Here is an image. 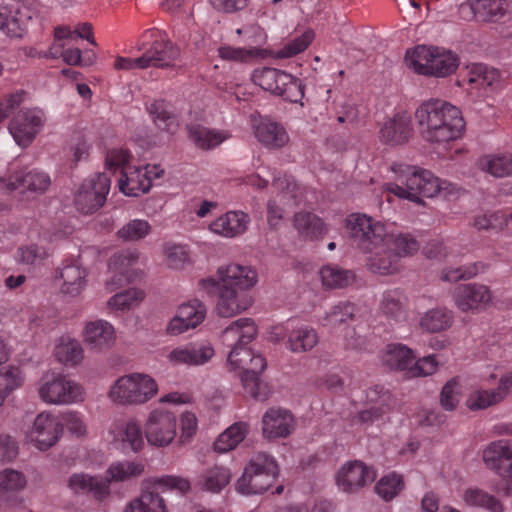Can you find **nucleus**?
Listing matches in <instances>:
<instances>
[{
	"label": "nucleus",
	"instance_id": "obj_45",
	"mask_svg": "<svg viewBox=\"0 0 512 512\" xmlns=\"http://www.w3.org/2000/svg\"><path fill=\"white\" fill-rule=\"evenodd\" d=\"M454 320L453 312L437 307L426 311L420 319V327L428 332L437 333L449 329Z\"/></svg>",
	"mask_w": 512,
	"mask_h": 512
},
{
	"label": "nucleus",
	"instance_id": "obj_10",
	"mask_svg": "<svg viewBox=\"0 0 512 512\" xmlns=\"http://www.w3.org/2000/svg\"><path fill=\"white\" fill-rule=\"evenodd\" d=\"M346 228L353 244L362 252L386 245L391 232L382 222L360 213L347 218Z\"/></svg>",
	"mask_w": 512,
	"mask_h": 512
},
{
	"label": "nucleus",
	"instance_id": "obj_5",
	"mask_svg": "<svg viewBox=\"0 0 512 512\" xmlns=\"http://www.w3.org/2000/svg\"><path fill=\"white\" fill-rule=\"evenodd\" d=\"M191 488L188 479L177 475L149 476L140 484L139 494L131 499L123 512H169L162 492L177 490L182 494Z\"/></svg>",
	"mask_w": 512,
	"mask_h": 512
},
{
	"label": "nucleus",
	"instance_id": "obj_36",
	"mask_svg": "<svg viewBox=\"0 0 512 512\" xmlns=\"http://www.w3.org/2000/svg\"><path fill=\"white\" fill-rule=\"evenodd\" d=\"M367 400L373 405L359 413L363 422L374 421L387 413L394 404L392 394L381 385H375L366 392Z\"/></svg>",
	"mask_w": 512,
	"mask_h": 512
},
{
	"label": "nucleus",
	"instance_id": "obj_19",
	"mask_svg": "<svg viewBox=\"0 0 512 512\" xmlns=\"http://www.w3.org/2000/svg\"><path fill=\"white\" fill-rule=\"evenodd\" d=\"M215 355L213 345L208 341H193L170 349L165 358L172 366L198 367L211 361Z\"/></svg>",
	"mask_w": 512,
	"mask_h": 512
},
{
	"label": "nucleus",
	"instance_id": "obj_32",
	"mask_svg": "<svg viewBox=\"0 0 512 512\" xmlns=\"http://www.w3.org/2000/svg\"><path fill=\"white\" fill-rule=\"evenodd\" d=\"M379 310L390 322L400 323L406 321L408 298L404 291L399 288L384 291L380 299Z\"/></svg>",
	"mask_w": 512,
	"mask_h": 512
},
{
	"label": "nucleus",
	"instance_id": "obj_25",
	"mask_svg": "<svg viewBox=\"0 0 512 512\" xmlns=\"http://www.w3.org/2000/svg\"><path fill=\"white\" fill-rule=\"evenodd\" d=\"M31 19L29 9L19 2H7L0 7V31L10 38L23 37Z\"/></svg>",
	"mask_w": 512,
	"mask_h": 512
},
{
	"label": "nucleus",
	"instance_id": "obj_49",
	"mask_svg": "<svg viewBox=\"0 0 512 512\" xmlns=\"http://www.w3.org/2000/svg\"><path fill=\"white\" fill-rule=\"evenodd\" d=\"M320 278L323 286L330 289L344 288L354 281L352 271L336 264H327L320 269Z\"/></svg>",
	"mask_w": 512,
	"mask_h": 512
},
{
	"label": "nucleus",
	"instance_id": "obj_17",
	"mask_svg": "<svg viewBox=\"0 0 512 512\" xmlns=\"http://www.w3.org/2000/svg\"><path fill=\"white\" fill-rule=\"evenodd\" d=\"M111 180L105 173L86 179L75 195V205L84 214H92L106 202Z\"/></svg>",
	"mask_w": 512,
	"mask_h": 512
},
{
	"label": "nucleus",
	"instance_id": "obj_23",
	"mask_svg": "<svg viewBox=\"0 0 512 512\" xmlns=\"http://www.w3.org/2000/svg\"><path fill=\"white\" fill-rule=\"evenodd\" d=\"M482 460L490 471L512 479V439L489 442L482 450Z\"/></svg>",
	"mask_w": 512,
	"mask_h": 512
},
{
	"label": "nucleus",
	"instance_id": "obj_31",
	"mask_svg": "<svg viewBox=\"0 0 512 512\" xmlns=\"http://www.w3.org/2000/svg\"><path fill=\"white\" fill-rule=\"evenodd\" d=\"M252 127L256 139L267 148L280 149L289 142L286 129L278 122L260 118L254 120Z\"/></svg>",
	"mask_w": 512,
	"mask_h": 512
},
{
	"label": "nucleus",
	"instance_id": "obj_54",
	"mask_svg": "<svg viewBox=\"0 0 512 512\" xmlns=\"http://www.w3.org/2000/svg\"><path fill=\"white\" fill-rule=\"evenodd\" d=\"M145 298V292L138 288H130L119 292L107 301L109 308L117 311L129 310L138 306Z\"/></svg>",
	"mask_w": 512,
	"mask_h": 512
},
{
	"label": "nucleus",
	"instance_id": "obj_42",
	"mask_svg": "<svg viewBox=\"0 0 512 512\" xmlns=\"http://www.w3.org/2000/svg\"><path fill=\"white\" fill-rule=\"evenodd\" d=\"M190 140L200 149H214L230 138L227 131L210 129L201 125L188 127Z\"/></svg>",
	"mask_w": 512,
	"mask_h": 512
},
{
	"label": "nucleus",
	"instance_id": "obj_38",
	"mask_svg": "<svg viewBox=\"0 0 512 512\" xmlns=\"http://www.w3.org/2000/svg\"><path fill=\"white\" fill-rule=\"evenodd\" d=\"M467 6L477 20L493 23L504 19L509 9L505 0H468Z\"/></svg>",
	"mask_w": 512,
	"mask_h": 512
},
{
	"label": "nucleus",
	"instance_id": "obj_14",
	"mask_svg": "<svg viewBox=\"0 0 512 512\" xmlns=\"http://www.w3.org/2000/svg\"><path fill=\"white\" fill-rule=\"evenodd\" d=\"M176 415L163 408H154L144 423V434L149 445L156 448L169 446L177 435Z\"/></svg>",
	"mask_w": 512,
	"mask_h": 512
},
{
	"label": "nucleus",
	"instance_id": "obj_52",
	"mask_svg": "<svg viewBox=\"0 0 512 512\" xmlns=\"http://www.w3.org/2000/svg\"><path fill=\"white\" fill-rule=\"evenodd\" d=\"M386 246H390L392 251L398 254L399 261L403 257L412 256L420 248L418 241L411 234L392 230L387 239Z\"/></svg>",
	"mask_w": 512,
	"mask_h": 512
},
{
	"label": "nucleus",
	"instance_id": "obj_26",
	"mask_svg": "<svg viewBox=\"0 0 512 512\" xmlns=\"http://www.w3.org/2000/svg\"><path fill=\"white\" fill-rule=\"evenodd\" d=\"M206 317V307L198 300L180 305L166 326V333L177 336L200 325Z\"/></svg>",
	"mask_w": 512,
	"mask_h": 512
},
{
	"label": "nucleus",
	"instance_id": "obj_18",
	"mask_svg": "<svg viewBox=\"0 0 512 512\" xmlns=\"http://www.w3.org/2000/svg\"><path fill=\"white\" fill-rule=\"evenodd\" d=\"M46 122V115L39 108L20 110L9 123V132L22 148L28 147L40 133Z\"/></svg>",
	"mask_w": 512,
	"mask_h": 512
},
{
	"label": "nucleus",
	"instance_id": "obj_15",
	"mask_svg": "<svg viewBox=\"0 0 512 512\" xmlns=\"http://www.w3.org/2000/svg\"><path fill=\"white\" fill-rule=\"evenodd\" d=\"M110 442L122 452L139 453L145 447V434L136 418L117 419L108 428Z\"/></svg>",
	"mask_w": 512,
	"mask_h": 512
},
{
	"label": "nucleus",
	"instance_id": "obj_40",
	"mask_svg": "<svg viewBox=\"0 0 512 512\" xmlns=\"http://www.w3.org/2000/svg\"><path fill=\"white\" fill-rule=\"evenodd\" d=\"M144 470L145 465L141 461H115L107 468L103 481H107L108 489L110 490L111 483L128 482L141 476Z\"/></svg>",
	"mask_w": 512,
	"mask_h": 512
},
{
	"label": "nucleus",
	"instance_id": "obj_6",
	"mask_svg": "<svg viewBox=\"0 0 512 512\" xmlns=\"http://www.w3.org/2000/svg\"><path fill=\"white\" fill-rule=\"evenodd\" d=\"M405 64L419 75L444 78L457 70L459 58L444 48L418 45L407 50Z\"/></svg>",
	"mask_w": 512,
	"mask_h": 512
},
{
	"label": "nucleus",
	"instance_id": "obj_3",
	"mask_svg": "<svg viewBox=\"0 0 512 512\" xmlns=\"http://www.w3.org/2000/svg\"><path fill=\"white\" fill-rule=\"evenodd\" d=\"M419 133L424 141L443 145L462 137L465 121L456 106L441 100L423 101L414 113Z\"/></svg>",
	"mask_w": 512,
	"mask_h": 512
},
{
	"label": "nucleus",
	"instance_id": "obj_41",
	"mask_svg": "<svg viewBox=\"0 0 512 512\" xmlns=\"http://www.w3.org/2000/svg\"><path fill=\"white\" fill-rule=\"evenodd\" d=\"M54 355L58 362L74 367L83 361L84 349L77 339L62 336L55 344Z\"/></svg>",
	"mask_w": 512,
	"mask_h": 512
},
{
	"label": "nucleus",
	"instance_id": "obj_4",
	"mask_svg": "<svg viewBox=\"0 0 512 512\" xmlns=\"http://www.w3.org/2000/svg\"><path fill=\"white\" fill-rule=\"evenodd\" d=\"M391 171L396 174L398 183H386L384 189L401 199L415 203L423 197H435L445 192L449 184L434 176L432 172L415 166L394 163Z\"/></svg>",
	"mask_w": 512,
	"mask_h": 512
},
{
	"label": "nucleus",
	"instance_id": "obj_39",
	"mask_svg": "<svg viewBox=\"0 0 512 512\" xmlns=\"http://www.w3.org/2000/svg\"><path fill=\"white\" fill-rule=\"evenodd\" d=\"M415 357L412 349L406 345L392 343L386 346L382 362L391 370L406 371L409 376V369L412 367Z\"/></svg>",
	"mask_w": 512,
	"mask_h": 512
},
{
	"label": "nucleus",
	"instance_id": "obj_63",
	"mask_svg": "<svg viewBox=\"0 0 512 512\" xmlns=\"http://www.w3.org/2000/svg\"><path fill=\"white\" fill-rule=\"evenodd\" d=\"M151 231V225L143 219H133L118 230L117 235L124 241H138Z\"/></svg>",
	"mask_w": 512,
	"mask_h": 512
},
{
	"label": "nucleus",
	"instance_id": "obj_24",
	"mask_svg": "<svg viewBox=\"0 0 512 512\" xmlns=\"http://www.w3.org/2000/svg\"><path fill=\"white\" fill-rule=\"evenodd\" d=\"M376 471L363 462L345 463L336 474V485L345 493H355L376 479Z\"/></svg>",
	"mask_w": 512,
	"mask_h": 512
},
{
	"label": "nucleus",
	"instance_id": "obj_9",
	"mask_svg": "<svg viewBox=\"0 0 512 512\" xmlns=\"http://www.w3.org/2000/svg\"><path fill=\"white\" fill-rule=\"evenodd\" d=\"M278 475L275 460L264 452L255 453L242 476L236 483V489L242 494H258L266 491Z\"/></svg>",
	"mask_w": 512,
	"mask_h": 512
},
{
	"label": "nucleus",
	"instance_id": "obj_21",
	"mask_svg": "<svg viewBox=\"0 0 512 512\" xmlns=\"http://www.w3.org/2000/svg\"><path fill=\"white\" fill-rule=\"evenodd\" d=\"M62 436L59 417L51 412L39 413L33 421L27 437L35 447L46 451L54 446Z\"/></svg>",
	"mask_w": 512,
	"mask_h": 512
},
{
	"label": "nucleus",
	"instance_id": "obj_50",
	"mask_svg": "<svg viewBox=\"0 0 512 512\" xmlns=\"http://www.w3.org/2000/svg\"><path fill=\"white\" fill-rule=\"evenodd\" d=\"M294 226L300 235L309 239H317L326 231L322 220L310 212L297 213L294 217Z\"/></svg>",
	"mask_w": 512,
	"mask_h": 512
},
{
	"label": "nucleus",
	"instance_id": "obj_30",
	"mask_svg": "<svg viewBox=\"0 0 512 512\" xmlns=\"http://www.w3.org/2000/svg\"><path fill=\"white\" fill-rule=\"evenodd\" d=\"M88 272L77 261L65 263L58 271L60 292L69 297L79 296L87 287Z\"/></svg>",
	"mask_w": 512,
	"mask_h": 512
},
{
	"label": "nucleus",
	"instance_id": "obj_47",
	"mask_svg": "<svg viewBox=\"0 0 512 512\" xmlns=\"http://www.w3.org/2000/svg\"><path fill=\"white\" fill-rule=\"evenodd\" d=\"M504 393L499 385L494 389L476 388L466 399V406L471 411L484 410L504 401Z\"/></svg>",
	"mask_w": 512,
	"mask_h": 512
},
{
	"label": "nucleus",
	"instance_id": "obj_2",
	"mask_svg": "<svg viewBox=\"0 0 512 512\" xmlns=\"http://www.w3.org/2000/svg\"><path fill=\"white\" fill-rule=\"evenodd\" d=\"M258 282L257 271L238 263L218 267L216 278L207 277L199 281V287L207 293L216 292V311L219 316L229 318L247 310L253 302L248 291Z\"/></svg>",
	"mask_w": 512,
	"mask_h": 512
},
{
	"label": "nucleus",
	"instance_id": "obj_22",
	"mask_svg": "<svg viewBox=\"0 0 512 512\" xmlns=\"http://www.w3.org/2000/svg\"><path fill=\"white\" fill-rule=\"evenodd\" d=\"M454 305L464 313H477L486 309L492 302L490 288L481 283L460 284L452 294Z\"/></svg>",
	"mask_w": 512,
	"mask_h": 512
},
{
	"label": "nucleus",
	"instance_id": "obj_11",
	"mask_svg": "<svg viewBox=\"0 0 512 512\" xmlns=\"http://www.w3.org/2000/svg\"><path fill=\"white\" fill-rule=\"evenodd\" d=\"M252 81L262 89L292 103H297L304 96V86L300 79L282 70L263 67L254 70Z\"/></svg>",
	"mask_w": 512,
	"mask_h": 512
},
{
	"label": "nucleus",
	"instance_id": "obj_29",
	"mask_svg": "<svg viewBox=\"0 0 512 512\" xmlns=\"http://www.w3.org/2000/svg\"><path fill=\"white\" fill-rule=\"evenodd\" d=\"M294 427L293 415L283 408H270L262 417V434L267 439L285 438Z\"/></svg>",
	"mask_w": 512,
	"mask_h": 512
},
{
	"label": "nucleus",
	"instance_id": "obj_61",
	"mask_svg": "<svg viewBox=\"0 0 512 512\" xmlns=\"http://www.w3.org/2000/svg\"><path fill=\"white\" fill-rule=\"evenodd\" d=\"M315 37L312 29H306L299 37L286 43L277 52L276 57L280 59L291 58L307 49Z\"/></svg>",
	"mask_w": 512,
	"mask_h": 512
},
{
	"label": "nucleus",
	"instance_id": "obj_44",
	"mask_svg": "<svg viewBox=\"0 0 512 512\" xmlns=\"http://www.w3.org/2000/svg\"><path fill=\"white\" fill-rule=\"evenodd\" d=\"M139 259V253L137 250H125L121 251L111 258L109 262V268L118 272L110 280L106 282V288L109 291H114L122 285V276L129 267H132L137 263Z\"/></svg>",
	"mask_w": 512,
	"mask_h": 512
},
{
	"label": "nucleus",
	"instance_id": "obj_51",
	"mask_svg": "<svg viewBox=\"0 0 512 512\" xmlns=\"http://www.w3.org/2000/svg\"><path fill=\"white\" fill-rule=\"evenodd\" d=\"M231 480L229 469L220 466H214L207 469L198 479L199 486L206 491L219 492Z\"/></svg>",
	"mask_w": 512,
	"mask_h": 512
},
{
	"label": "nucleus",
	"instance_id": "obj_55",
	"mask_svg": "<svg viewBox=\"0 0 512 512\" xmlns=\"http://www.w3.org/2000/svg\"><path fill=\"white\" fill-rule=\"evenodd\" d=\"M403 489V478L395 472L381 477L375 485L376 494L386 502L393 500Z\"/></svg>",
	"mask_w": 512,
	"mask_h": 512
},
{
	"label": "nucleus",
	"instance_id": "obj_64",
	"mask_svg": "<svg viewBox=\"0 0 512 512\" xmlns=\"http://www.w3.org/2000/svg\"><path fill=\"white\" fill-rule=\"evenodd\" d=\"M486 265L482 262H475L458 268H449L442 271L441 279L447 282H456L461 279H471L483 272Z\"/></svg>",
	"mask_w": 512,
	"mask_h": 512
},
{
	"label": "nucleus",
	"instance_id": "obj_28",
	"mask_svg": "<svg viewBox=\"0 0 512 512\" xmlns=\"http://www.w3.org/2000/svg\"><path fill=\"white\" fill-rule=\"evenodd\" d=\"M82 337L90 350L103 352L114 345L116 332L113 325L108 321L95 319L85 323Z\"/></svg>",
	"mask_w": 512,
	"mask_h": 512
},
{
	"label": "nucleus",
	"instance_id": "obj_1",
	"mask_svg": "<svg viewBox=\"0 0 512 512\" xmlns=\"http://www.w3.org/2000/svg\"><path fill=\"white\" fill-rule=\"evenodd\" d=\"M257 335V326L250 318H239L227 326L221 334L223 344L231 348L228 365L232 370H242L241 382L247 394L258 401H265L270 395L268 385L260 380L267 361L255 353L247 344Z\"/></svg>",
	"mask_w": 512,
	"mask_h": 512
},
{
	"label": "nucleus",
	"instance_id": "obj_48",
	"mask_svg": "<svg viewBox=\"0 0 512 512\" xmlns=\"http://www.w3.org/2000/svg\"><path fill=\"white\" fill-rule=\"evenodd\" d=\"M463 501L469 507L484 508L491 512H503L500 500L478 487L467 488L463 493Z\"/></svg>",
	"mask_w": 512,
	"mask_h": 512
},
{
	"label": "nucleus",
	"instance_id": "obj_56",
	"mask_svg": "<svg viewBox=\"0 0 512 512\" xmlns=\"http://www.w3.org/2000/svg\"><path fill=\"white\" fill-rule=\"evenodd\" d=\"M355 314V306L349 302H340L333 306L325 314L321 323L323 326L335 329L352 320Z\"/></svg>",
	"mask_w": 512,
	"mask_h": 512
},
{
	"label": "nucleus",
	"instance_id": "obj_12",
	"mask_svg": "<svg viewBox=\"0 0 512 512\" xmlns=\"http://www.w3.org/2000/svg\"><path fill=\"white\" fill-rule=\"evenodd\" d=\"M0 182L6 189L17 191L25 198H36L45 194L52 184L49 173L28 167L12 170Z\"/></svg>",
	"mask_w": 512,
	"mask_h": 512
},
{
	"label": "nucleus",
	"instance_id": "obj_8",
	"mask_svg": "<svg viewBox=\"0 0 512 512\" xmlns=\"http://www.w3.org/2000/svg\"><path fill=\"white\" fill-rule=\"evenodd\" d=\"M38 396L48 405H71L85 400L81 384L59 372H46L38 382Z\"/></svg>",
	"mask_w": 512,
	"mask_h": 512
},
{
	"label": "nucleus",
	"instance_id": "obj_35",
	"mask_svg": "<svg viewBox=\"0 0 512 512\" xmlns=\"http://www.w3.org/2000/svg\"><path fill=\"white\" fill-rule=\"evenodd\" d=\"M380 140L388 145L404 144L412 135L410 118L404 114H397L387 119L380 128Z\"/></svg>",
	"mask_w": 512,
	"mask_h": 512
},
{
	"label": "nucleus",
	"instance_id": "obj_62",
	"mask_svg": "<svg viewBox=\"0 0 512 512\" xmlns=\"http://www.w3.org/2000/svg\"><path fill=\"white\" fill-rule=\"evenodd\" d=\"M26 486V479L22 473L13 469H5L0 472V497L21 491Z\"/></svg>",
	"mask_w": 512,
	"mask_h": 512
},
{
	"label": "nucleus",
	"instance_id": "obj_58",
	"mask_svg": "<svg viewBox=\"0 0 512 512\" xmlns=\"http://www.w3.org/2000/svg\"><path fill=\"white\" fill-rule=\"evenodd\" d=\"M59 417L61 428L66 430L76 438H85L88 436V425L85 416L78 411H66Z\"/></svg>",
	"mask_w": 512,
	"mask_h": 512
},
{
	"label": "nucleus",
	"instance_id": "obj_60",
	"mask_svg": "<svg viewBox=\"0 0 512 512\" xmlns=\"http://www.w3.org/2000/svg\"><path fill=\"white\" fill-rule=\"evenodd\" d=\"M23 383L22 373L18 368L9 367L0 370V407L4 405L9 395Z\"/></svg>",
	"mask_w": 512,
	"mask_h": 512
},
{
	"label": "nucleus",
	"instance_id": "obj_37",
	"mask_svg": "<svg viewBox=\"0 0 512 512\" xmlns=\"http://www.w3.org/2000/svg\"><path fill=\"white\" fill-rule=\"evenodd\" d=\"M68 487L74 493H91L97 500H103L109 495L108 484L107 481H103V477L86 473L72 474L68 480Z\"/></svg>",
	"mask_w": 512,
	"mask_h": 512
},
{
	"label": "nucleus",
	"instance_id": "obj_16",
	"mask_svg": "<svg viewBox=\"0 0 512 512\" xmlns=\"http://www.w3.org/2000/svg\"><path fill=\"white\" fill-rule=\"evenodd\" d=\"M272 187L276 191L274 199L267 205V218L270 226H277L283 217V207H292L298 203L302 192L293 177L286 174L274 176Z\"/></svg>",
	"mask_w": 512,
	"mask_h": 512
},
{
	"label": "nucleus",
	"instance_id": "obj_34",
	"mask_svg": "<svg viewBox=\"0 0 512 512\" xmlns=\"http://www.w3.org/2000/svg\"><path fill=\"white\" fill-rule=\"evenodd\" d=\"M250 217L241 211H229L211 222V232L226 238H234L243 234L248 227Z\"/></svg>",
	"mask_w": 512,
	"mask_h": 512
},
{
	"label": "nucleus",
	"instance_id": "obj_33",
	"mask_svg": "<svg viewBox=\"0 0 512 512\" xmlns=\"http://www.w3.org/2000/svg\"><path fill=\"white\" fill-rule=\"evenodd\" d=\"M366 257V267L369 271L379 275H392L400 270V261L398 254H395L390 246L380 245L374 250L364 252Z\"/></svg>",
	"mask_w": 512,
	"mask_h": 512
},
{
	"label": "nucleus",
	"instance_id": "obj_20",
	"mask_svg": "<svg viewBox=\"0 0 512 512\" xmlns=\"http://www.w3.org/2000/svg\"><path fill=\"white\" fill-rule=\"evenodd\" d=\"M163 173L164 170L157 165L126 167L123 169L118 186L126 196L137 197L148 192L152 186V181L161 177Z\"/></svg>",
	"mask_w": 512,
	"mask_h": 512
},
{
	"label": "nucleus",
	"instance_id": "obj_43",
	"mask_svg": "<svg viewBox=\"0 0 512 512\" xmlns=\"http://www.w3.org/2000/svg\"><path fill=\"white\" fill-rule=\"evenodd\" d=\"M249 424L247 422H235L225 429L215 440L213 446L218 453H227L235 449L248 435Z\"/></svg>",
	"mask_w": 512,
	"mask_h": 512
},
{
	"label": "nucleus",
	"instance_id": "obj_53",
	"mask_svg": "<svg viewBox=\"0 0 512 512\" xmlns=\"http://www.w3.org/2000/svg\"><path fill=\"white\" fill-rule=\"evenodd\" d=\"M468 82L478 89L492 87L499 80V73L496 69L481 63H475L468 67Z\"/></svg>",
	"mask_w": 512,
	"mask_h": 512
},
{
	"label": "nucleus",
	"instance_id": "obj_57",
	"mask_svg": "<svg viewBox=\"0 0 512 512\" xmlns=\"http://www.w3.org/2000/svg\"><path fill=\"white\" fill-rule=\"evenodd\" d=\"M163 253L166 264L171 269L180 270L191 263L187 245L168 243L164 245Z\"/></svg>",
	"mask_w": 512,
	"mask_h": 512
},
{
	"label": "nucleus",
	"instance_id": "obj_13",
	"mask_svg": "<svg viewBox=\"0 0 512 512\" xmlns=\"http://www.w3.org/2000/svg\"><path fill=\"white\" fill-rule=\"evenodd\" d=\"M142 38L144 42L138 46V50H144L141 57L146 60L145 68L171 66L179 55V50L164 32L150 29L144 32Z\"/></svg>",
	"mask_w": 512,
	"mask_h": 512
},
{
	"label": "nucleus",
	"instance_id": "obj_46",
	"mask_svg": "<svg viewBox=\"0 0 512 512\" xmlns=\"http://www.w3.org/2000/svg\"><path fill=\"white\" fill-rule=\"evenodd\" d=\"M148 112L154 124L162 131L174 133L178 126L176 115L170 110L169 104L164 100H155L148 106Z\"/></svg>",
	"mask_w": 512,
	"mask_h": 512
},
{
	"label": "nucleus",
	"instance_id": "obj_59",
	"mask_svg": "<svg viewBox=\"0 0 512 512\" xmlns=\"http://www.w3.org/2000/svg\"><path fill=\"white\" fill-rule=\"evenodd\" d=\"M482 169L494 177L512 176V155H490L483 159Z\"/></svg>",
	"mask_w": 512,
	"mask_h": 512
},
{
	"label": "nucleus",
	"instance_id": "obj_27",
	"mask_svg": "<svg viewBox=\"0 0 512 512\" xmlns=\"http://www.w3.org/2000/svg\"><path fill=\"white\" fill-rule=\"evenodd\" d=\"M271 333V339L274 341L282 340L286 334L282 329L276 328ZM319 343V335L317 331L308 325H299L287 333L286 348L295 354L306 353L311 351Z\"/></svg>",
	"mask_w": 512,
	"mask_h": 512
},
{
	"label": "nucleus",
	"instance_id": "obj_7",
	"mask_svg": "<svg viewBox=\"0 0 512 512\" xmlns=\"http://www.w3.org/2000/svg\"><path fill=\"white\" fill-rule=\"evenodd\" d=\"M156 380L145 373H130L119 377L110 387L109 399L119 405H142L158 393Z\"/></svg>",
	"mask_w": 512,
	"mask_h": 512
}]
</instances>
